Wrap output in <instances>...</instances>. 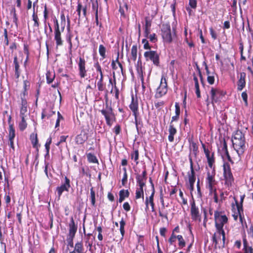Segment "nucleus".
I'll list each match as a JSON object with an SVG mask.
<instances>
[{
  "mask_svg": "<svg viewBox=\"0 0 253 253\" xmlns=\"http://www.w3.org/2000/svg\"><path fill=\"white\" fill-rule=\"evenodd\" d=\"M232 141L233 148L238 154V157H231L228 150L221 154V156L222 158L226 157L231 164H233L234 163V160L240 161L241 160V156L246 150L245 134L241 130H237L233 135Z\"/></svg>",
  "mask_w": 253,
  "mask_h": 253,
  "instance_id": "f257e3e1",
  "label": "nucleus"
},
{
  "mask_svg": "<svg viewBox=\"0 0 253 253\" xmlns=\"http://www.w3.org/2000/svg\"><path fill=\"white\" fill-rule=\"evenodd\" d=\"M215 227L218 233L224 235V225L228 223V218L223 211L216 210L214 212Z\"/></svg>",
  "mask_w": 253,
  "mask_h": 253,
  "instance_id": "f03ea898",
  "label": "nucleus"
},
{
  "mask_svg": "<svg viewBox=\"0 0 253 253\" xmlns=\"http://www.w3.org/2000/svg\"><path fill=\"white\" fill-rule=\"evenodd\" d=\"M161 36L165 42L170 43L172 42L173 38L176 36L175 31L173 29L171 30L169 23H163L161 26Z\"/></svg>",
  "mask_w": 253,
  "mask_h": 253,
  "instance_id": "7ed1b4c3",
  "label": "nucleus"
},
{
  "mask_svg": "<svg viewBox=\"0 0 253 253\" xmlns=\"http://www.w3.org/2000/svg\"><path fill=\"white\" fill-rule=\"evenodd\" d=\"M105 106V109H102L100 111L102 115L104 116L107 125L110 127L112 126L113 122L116 121V115L113 112L111 106H109L107 101L106 102Z\"/></svg>",
  "mask_w": 253,
  "mask_h": 253,
  "instance_id": "20e7f679",
  "label": "nucleus"
},
{
  "mask_svg": "<svg viewBox=\"0 0 253 253\" xmlns=\"http://www.w3.org/2000/svg\"><path fill=\"white\" fill-rule=\"evenodd\" d=\"M78 229V225L75 223L73 217L70 218L69 223V232L67 235L66 241L68 246L74 247V239Z\"/></svg>",
  "mask_w": 253,
  "mask_h": 253,
  "instance_id": "39448f33",
  "label": "nucleus"
},
{
  "mask_svg": "<svg viewBox=\"0 0 253 253\" xmlns=\"http://www.w3.org/2000/svg\"><path fill=\"white\" fill-rule=\"evenodd\" d=\"M223 177L224 184L226 186L230 187L232 185L234 181V178L233 175L230 164L225 162L223 165Z\"/></svg>",
  "mask_w": 253,
  "mask_h": 253,
  "instance_id": "423d86ee",
  "label": "nucleus"
},
{
  "mask_svg": "<svg viewBox=\"0 0 253 253\" xmlns=\"http://www.w3.org/2000/svg\"><path fill=\"white\" fill-rule=\"evenodd\" d=\"M190 215L192 220L200 222L202 220L201 213L193 196L190 201Z\"/></svg>",
  "mask_w": 253,
  "mask_h": 253,
  "instance_id": "0eeeda50",
  "label": "nucleus"
},
{
  "mask_svg": "<svg viewBox=\"0 0 253 253\" xmlns=\"http://www.w3.org/2000/svg\"><path fill=\"white\" fill-rule=\"evenodd\" d=\"M225 94L226 92L220 88L212 87L210 91V95L211 100V103L212 105L213 106L215 103L219 102Z\"/></svg>",
  "mask_w": 253,
  "mask_h": 253,
  "instance_id": "6e6552de",
  "label": "nucleus"
},
{
  "mask_svg": "<svg viewBox=\"0 0 253 253\" xmlns=\"http://www.w3.org/2000/svg\"><path fill=\"white\" fill-rule=\"evenodd\" d=\"M168 92V84L166 77L162 75L161 77V82L159 86L157 88L155 97L159 98L163 97Z\"/></svg>",
  "mask_w": 253,
  "mask_h": 253,
  "instance_id": "1a4fd4ad",
  "label": "nucleus"
},
{
  "mask_svg": "<svg viewBox=\"0 0 253 253\" xmlns=\"http://www.w3.org/2000/svg\"><path fill=\"white\" fill-rule=\"evenodd\" d=\"M215 172L214 170L211 172L208 171L206 177V186L210 191H213L216 189V185L217 184V181L215 178Z\"/></svg>",
  "mask_w": 253,
  "mask_h": 253,
  "instance_id": "9d476101",
  "label": "nucleus"
},
{
  "mask_svg": "<svg viewBox=\"0 0 253 253\" xmlns=\"http://www.w3.org/2000/svg\"><path fill=\"white\" fill-rule=\"evenodd\" d=\"M144 56L146 61H151L153 64L157 67L160 66V56L157 51L149 50L145 51Z\"/></svg>",
  "mask_w": 253,
  "mask_h": 253,
  "instance_id": "9b49d317",
  "label": "nucleus"
},
{
  "mask_svg": "<svg viewBox=\"0 0 253 253\" xmlns=\"http://www.w3.org/2000/svg\"><path fill=\"white\" fill-rule=\"evenodd\" d=\"M71 187L70 180L65 176L64 182H62V184L60 186H58L56 188L58 198L59 199L60 198L63 192H68Z\"/></svg>",
  "mask_w": 253,
  "mask_h": 253,
  "instance_id": "f8f14e48",
  "label": "nucleus"
},
{
  "mask_svg": "<svg viewBox=\"0 0 253 253\" xmlns=\"http://www.w3.org/2000/svg\"><path fill=\"white\" fill-rule=\"evenodd\" d=\"M87 4H83L80 1L77 2V6L76 11L78 15V20L80 21L82 16L83 17H86L87 16Z\"/></svg>",
  "mask_w": 253,
  "mask_h": 253,
  "instance_id": "ddd939ff",
  "label": "nucleus"
},
{
  "mask_svg": "<svg viewBox=\"0 0 253 253\" xmlns=\"http://www.w3.org/2000/svg\"><path fill=\"white\" fill-rule=\"evenodd\" d=\"M79 75L81 79L84 78L87 76V70L86 69V61L84 58L80 57L78 62Z\"/></svg>",
  "mask_w": 253,
  "mask_h": 253,
  "instance_id": "4468645a",
  "label": "nucleus"
},
{
  "mask_svg": "<svg viewBox=\"0 0 253 253\" xmlns=\"http://www.w3.org/2000/svg\"><path fill=\"white\" fill-rule=\"evenodd\" d=\"M79 75L81 79L84 78L87 76V70L86 69V61L84 58L80 57L78 62Z\"/></svg>",
  "mask_w": 253,
  "mask_h": 253,
  "instance_id": "2eb2a0df",
  "label": "nucleus"
},
{
  "mask_svg": "<svg viewBox=\"0 0 253 253\" xmlns=\"http://www.w3.org/2000/svg\"><path fill=\"white\" fill-rule=\"evenodd\" d=\"M64 30V27H61L60 30H54V40L55 41L57 48L63 45L64 41L62 39L61 33Z\"/></svg>",
  "mask_w": 253,
  "mask_h": 253,
  "instance_id": "dca6fc26",
  "label": "nucleus"
},
{
  "mask_svg": "<svg viewBox=\"0 0 253 253\" xmlns=\"http://www.w3.org/2000/svg\"><path fill=\"white\" fill-rule=\"evenodd\" d=\"M129 108L132 112L133 116H137L139 113L138 110V101L136 96L131 95V101L129 105Z\"/></svg>",
  "mask_w": 253,
  "mask_h": 253,
  "instance_id": "f3484780",
  "label": "nucleus"
},
{
  "mask_svg": "<svg viewBox=\"0 0 253 253\" xmlns=\"http://www.w3.org/2000/svg\"><path fill=\"white\" fill-rule=\"evenodd\" d=\"M147 179V171L146 169L142 171L141 174H136V180L137 185L139 187H144L146 185V180Z\"/></svg>",
  "mask_w": 253,
  "mask_h": 253,
  "instance_id": "a211bd4d",
  "label": "nucleus"
},
{
  "mask_svg": "<svg viewBox=\"0 0 253 253\" xmlns=\"http://www.w3.org/2000/svg\"><path fill=\"white\" fill-rule=\"evenodd\" d=\"M27 110H20V117L21 121L19 122L18 127L20 131H24L27 126V123H26L25 117H27Z\"/></svg>",
  "mask_w": 253,
  "mask_h": 253,
  "instance_id": "6ab92c4d",
  "label": "nucleus"
},
{
  "mask_svg": "<svg viewBox=\"0 0 253 253\" xmlns=\"http://www.w3.org/2000/svg\"><path fill=\"white\" fill-rule=\"evenodd\" d=\"M154 191H152L151 195L149 197H146L145 201V204L146 205L145 210L146 211L149 209V205H150L151 208L152 212H155V203L154 197L155 195Z\"/></svg>",
  "mask_w": 253,
  "mask_h": 253,
  "instance_id": "aec40b11",
  "label": "nucleus"
},
{
  "mask_svg": "<svg viewBox=\"0 0 253 253\" xmlns=\"http://www.w3.org/2000/svg\"><path fill=\"white\" fill-rule=\"evenodd\" d=\"M88 139V133L84 130H82L80 133L77 135L75 138V142L77 144H83Z\"/></svg>",
  "mask_w": 253,
  "mask_h": 253,
  "instance_id": "412c9836",
  "label": "nucleus"
},
{
  "mask_svg": "<svg viewBox=\"0 0 253 253\" xmlns=\"http://www.w3.org/2000/svg\"><path fill=\"white\" fill-rule=\"evenodd\" d=\"M246 74L245 72H241L239 79L237 82V89L241 91L246 86Z\"/></svg>",
  "mask_w": 253,
  "mask_h": 253,
  "instance_id": "4be33fe9",
  "label": "nucleus"
},
{
  "mask_svg": "<svg viewBox=\"0 0 253 253\" xmlns=\"http://www.w3.org/2000/svg\"><path fill=\"white\" fill-rule=\"evenodd\" d=\"M188 142L189 143V149L192 152L194 156L196 158L199 153L198 146L197 144L193 141V137L188 138Z\"/></svg>",
  "mask_w": 253,
  "mask_h": 253,
  "instance_id": "5701e85b",
  "label": "nucleus"
},
{
  "mask_svg": "<svg viewBox=\"0 0 253 253\" xmlns=\"http://www.w3.org/2000/svg\"><path fill=\"white\" fill-rule=\"evenodd\" d=\"M13 66H14V76L16 79L18 80L20 74H21V70L20 68V64L18 61V57L16 55L14 57L13 59Z\"/></svg>",
  "mask_w": 253,
  "mask_h": 253,
  "instance_id": "b1692460",
  "label": "nucleus"
},
{
  "mask_svg": "<svg viewBox=\"0 0 253 253\" xmlns=\"http://www.w3.org/2000/svg\"><path fill=\"white\" fill-rule=\"evenodd\" d=\"M28 96V92L22 91L20 94L19 97L21 99V106L20 110H27L28 103L27 101V96Z\"/></svg>",
  "mask_w": 253,
  "mask_h": 253,
  "instance_id": "393cba45",
  "label": "nucleus"
},
{
  "mask_svg": "<svg viewBox=\"0 0 253 253\" xmlns=\"http://www.w3.org/2000/svg\"><path fill=\"white\" fill-rule=\"evenodd\" d=\"M221 236H222V244L224 247L225 243V232H224V235H223L222 233H218L217 230H216V232L213 234L212 237V241L213 243L214 244L215 247L218 244V240L220 239Z\"/></svg>",
  "mask_w": 253,
  "mask_h": 253,
  "instance_id": "a878e982",
  "label": "nucleus"
},
{
  "mask_svg": "<svg viewBox=\"0 0 253 253\" xmlns=\"http://www.w3.org/2000/svg\"><path fill=\"white\" fill-rule=\"evenodd\" d=\"M204 153L207 159L208 166L211 169L215 163L214 153L213 152H211L210 150H208V151H206Z\"/></svg>",
  "mask_w": 253,
  "mask_h": 253,
  "instance_id": "bb28decb",
  "label": "nucleus"
},
{
  "mask_svg": "<svg viewBox=\"0 0 253 253\" xmlns=\"http://www.w3.org/2000/svg\"><path fill=\"white\" fill-rule=\"evenodd\" d=\"M160 202H161V203L162 205V210H160V209L159 210V215L160 217L164 218L168 220V212H167V211L164 212L163 211V210H164L165 208V202H164V196H163V194H162V192L160 194Z\"/></svg>",
  "mask_w": 253,
  "mask_h": 253,
  "instance_id": "cd10ccee",
  "label": "nucleus"
},
{
  "mask_svg": "<svg viewBox=\"0 0 253 253\" xmlns=\"http://www.w3.org/2000/svg\"><path fill=\"white\" fill-rule=\"evenodd\" d=\"M168 131L169 133L168 136V140L170 142H172L174 141V135L177 133V129L174 126L173 124L170 123Z\"/></svg>",
  "mask_w": 253,
  "mask_h": 253,
  "instance_id": "c85d7f7f",
  "label": "nucleus"
},
{
  "mask_svg": "<svg viewBox=\"0 0 253 253\" xmlns=\"http://www.w3.org/2000/svg\"><path fill=\"white\" fill-rule=\"evenodd\" d=\"M69 253H85L82 241L76 242L75 244L74 250Z\"/></svg>",
  "mask_w": 253,
  "mask_h": 253,
  "instance_id": "c756f323",
  "label": "nucleus"
},
{
  "mask_svg": "<svg viewBox=\"0 0 253 253\" xmlns=\"http://www.w3.org/2000/svg\"><path fill=\"white\" fill-rule=\"evenodd\" d=\"M235 204L237 208V211H235V209L234 207V205H233L232 207V211L233 212H235L236 214H238V215L239 217L240 216H241L242 215H244V209H243V206L241 205V204H239V202L236 200L235 201Z\"/></svg>",
  "mask_w": 253,
  "mask_h": 253,
  "instance_id": "7c9ffc66",
  "label": "nucleus"
},
{
  "mask_svg": "<svg viewBox=\"0 0 253 253\" xmlns=\"http://www.w3.org/2000/svg\"><path fill=\"white\" fill-rule=\"evenodd\" d=\"M243 253L238 252V253H253V248L250 246L246 238L243 239Z\"/></svg>",
  "mask_w": 253,
  "mask_h": 253,
  "instance_id": "2f4dec72",
  "label": "nucleus"
},
{
  "mask_svg": "<svg viewBox=\"0 0 253 253\" xmlns=\"http://www.w3.org/2000/svg\"><path fill=\"white\" fill-rule=\"evenodd\" d=\"M136 68V70H137V73L140 76L141 82L143 84L144 82V78H143V75L142 62H141V60L140 59V57L139 58V59L137 62Z\"/></svg>",
  "mask_w": 253,
  "mask_h": 253,
  "instance_id": "473e14b6",
  "label": "nucleus"
},
{
  "mask_svg": "<svg viewBox=\"0 0 253 253\" xmlns=\"http://www.w3.org/2000/svg\"><path fill=\"white\" fill-rule=\"evenodd\" d=\"M126 225V223L124 218H122L121 221H120V231L121 235L120 240L121 241L124 239L125 234V226Z\"/></svg>",
  "mask_w": 253,
  "mask_h": 253,
  "instance_id": "72a5a7b5",
  "label": "nucleus"
},
{
  "mask_svg": "<svg viewBox=\"0 0 253 253\" xmlns=\"http://www.w3.org/2000/svg\"><path fill=\"white\" fill-rule=\"evenodd\" d=\"M129 195V192L128 190L122 189L119 192V202L122 203L126 198H128Z\"/></svg>",
  "mask_w": 253,
  "mask_h": 253,
  "instance_id": "f704fd0d",
  "label": "nucleus"
},
{
  "mask_svg": "<svg viewBox=\"0 0 253 253\" xmlns=\"http://www.w3.org/2000/svg\"><path fill=\"white\" fill-rule=\"evenodd\" d=\"M8 143L9 147L14 151V139L15 137V132H8Z\"/></svg>",
  "mask_w": 253,
  "mask_h": 253,
  "instance_id": "c9c22d12",
  "label": "nucleus"
},
{
  "mask_svg": "<svg viewBox=\"0 0 253 253\" xmlns=\"http://www.w3.org/2000/svg\"><path fill=\"white\" fill-rule=\"evenodd\" d=\"M94 67L95 68L96 72H97L100 75L99 78L98 77V75H97V76L96 77V79H103L104 75H103V70H102L101 65H100V64L99 63V62L98 61H97L96 63H94Z\"/></svg>",
  "mask_w": 253,
  "mask_h": 253,
  "instance_id": "e433bc0d",
  "label": "nucleus"
},
{
  "mask_svg": "<svg viewBox=\"0 0 253 253\" xmlns=\"http://www.w3.org/2000/svg\"><path fill=\"white\" fill-rule=\"evenodd\" d=\"M30 140L32 144L33 147L36 148L38 150V139L37 134L32 133L30 135Z\"/></svg>",
  "mask_w": 253,
  "mask_h": 253,
  "instance_id": "4c0bfd02",
  "label": "nucleus"
},
{
  "mask_svg": "<svg viewBox=\"0 0 253 253\" xmlns=\"http://www.w3.org/2000/svg\"><path fill=\"white\" fill-rule=\"evenodd\" d=\"M188 182H195L196 180V173L194 169H190L187 172Z\"/></svg>",
  "mask_w": 253,
  "mask_h": 253,
  "instance_id": "58836bf2",
  "label": "nucleus"
},
{
  "mask_svg": "<svg viewBox=\"0 0 253 253\" xmlns=\"http://www.w3.org/2000/svg\"><path fill=\"white\" fill-rule=\"evenodd\" d=\"M86 157L89 163L98 164L99 162L98 159L94 154L89 153L86 154Z\"/></svg>",
  "mask_w": 253,
  "mask_h": 253,
  "instance_id": "ea45409f",
  "label": "nucleus"
},
{
  "mask_svg": "<svg viewBox=\"0 0 253 253\" xmlns=\"http://www.w3.org/2000/svg\"><path fill=\"white\" fill-rule=\"evenodd\" d=\"M143 187H144L138 186V187L136 188L135 196L136 199H138L140 198H142L143 199H144Z\"/></svg>",
  "mask_w": 253,
  "mask_h": 253,
  "instance_id": "a19ab883",
  "label": "nucleus"
},
{
  "mask_svg": "<svg viewBox=\"0 0 253 253\" xmlns=\"http://www.w3.org/2000/svg\"><path fill=\"white\" fill-rule=\"evenodd\" d=\"M221 146L218 148V152H220V154L224 153L226 151H228L227 144L224 138L220 142Z\"/></svg>",
  "mask_w": 253,
  "mask_h": 253,
  "instance_id": "79ce46f5",
  "label": "nucleus"
},
{
  "mask_svg": "<svg viewBox=\"0 0 253 253\" xmlns=\"http://www.w3.org/2000/svg\"><path fill=\"white\" fill-rule=\"evenodd\" d=\"M32 17V20L34 21L33 27L38 29L40 26V21L37 13L34 11Z\"/></svg>",
  "mask_w": 253,
  "mask_h": 253,
  "instance_id": "37998d69",
  "label": "nucleus"
},
{
  "mask_svg": "<svg viewBox=\"0 0 253 253\" xmlns=\"http://www.w3.org/2000/svg\"><path fill=\"white\" fill-rule=\"evenodd\" d=\"M137 46L136 44L132 45L131 49V58L133 61H135L137 58Z\"/></svg>",
  "mask_w": 253,
  "mask_h": 253,
  "instance_id": "c03bdc74",
  "label": "nucleus"
},
{
  "mask_svg": "<svg viewBox=\"0 0 253 253\" xmlns=\"http://www.w3.org/2000/svg\"><path fill=\"white\" fill-rule=\"evenodd\" d=\"M55 77V75L54 73H52L50 71H47L46 73V83L48 84H51L54 80Z\"/></svg>",
  "mask_w": 253,
  "mask_h": 253,
  "instance_id": "a18cd8bd",
  "label": "nucleus"
},
{
  "mask_svg": "<svg viewBox=\"0 0 253 253\" xmlns=\"http://www.w3.org/2000/svg\"><path fill=\"white\" fill-rule=\"evenodd\" d=\"M131 159L132 160H134V162L136 163V165H137L139 163L138 159H139V151L138 150L136 149L134 150L133 152L131 153L130 154Z\"/></svg>",
  "mask_w": 253,
  "mask_h": 253,
  "instance_id": "49530a36",
  "label": "nucleus"
},
{
  "mask_svg": "<svg viewBox=\"0 0 253 253\" xmlns=\"http://www.w3.org/2000/svg\"><path fill=\"white\" fill-rule=\"evenodd\" d=\"M177 239L178 241V245L179 249H182L185 247L186 242L181 235H177Z\"/></svg>",
  "mask_w": 253,
  "mask_h": 253,
  "instance_id": "de8ad7c7",
  "label": "nucleus"
},
{
  "mask_svg": "<svg viewBox=\"0 0 253 253\" xmlns=\"http://www.w3.org/2000/svg\"><path fill=\"white\" fill-rule=\"evenodd\" d=\"M97 86L98 90L99 91H103L105 90L106 86L105 84L104 83L103 79H98V81L97 82Z\"/></svg>",
  "mask_w": 253,
  "mask_h": 253,
  "instance_id": "09e8293b",
  "label": "nucleus"
},
{
  "mask_svg": "<svg viewBox=\"0 0 253 253\" xmlns=\"http://www.w3.org/2000/svg\"><path fill=\"white\" fill-rule=\"evenodd\" d=\"M2 41L5 45H8L9 44V42L8 37V32L6 28H4L3 29V36L1 38Z\"/></svg>",
  "mask_w": 253,
  "mask_h": 253,
  "instance_id": "8fccbe9b",
  "label": "nucleus"
},
{
  "mask_svg": "<svg viewBox=\"0 0 253 253\" xmlns=\"http://www.w3.org/2000/svg\"><path fill=\"white\" fill-rule=\"evenodd\" d=\"M216 75H217L215 73V72L213 71L211 73V75H209L208 77H207V82L210 84L212 85L214 84L215 81V76Z\"/></svg>",
  "mask_w": 253,
  "mask_h": 253,
  "instance_id": "3c124183",
  "label": "nucleus"
},
{
  "mask_svg": "<svg viewBox=\"0 0 253 253\" xmlns=\"http://www.w3.org/2000/svg\"><path fill=\"white\" fill-rule=\"evenodd\" d=\"M92 9L95 11V14H98V3L97 0H91Z\"/></svg>",
  "mask_w": 253,
  "mask_h": 253,
  "instance_id": "603ef678",
  "label": "nucleus"
},
{
  "mask_svg": "<svg viewBox=\"0 0 253 253\" xmlns=\"http://www.w3.org/2000/svg\"><path fill=\"white\" fill-rule=\"evenodd\" d=\"M90 200L92 206H95V192L93 189V188L92 187L90 189Z\"/></svg>",
  "mask_w": 253,
  "mask_h": 253,
  "instance_id": "864d4df0",
  "label": "nucleus"
},
{
  "mask_svg": "<svg viewBox=\"0 0 253 253\" xmlns=\"http://www.w3.org/2000/svg\"><path fill=\"white\" fill-rule=\"evenodd\" d=\"M106 48L103 44H100L99 46V53L100 55L103 58L106 57Z\"/></svg>",
  "mask_w": 253,
  "mask_h": 253,
  "instance_id": "5fc2aeb1",
  "label": "nucleus"
},
{
  "mask_svg": "<svg viewBox=\"0 0 253 253\" xmlns=\"http://www.w3.org/2000/svg\"><path fill=\"white\" fill-rule=\"evenodd\" d=\"M139 116V113L137 116H133L134 117V123L136 126V127L137 130H138V126L140 125L142 126V121L140 118L138 119V117Z\"/></svg>",
  "mask_w": 253,
  "mask_h": 253,
  "instance_id": "6e6d98bb",
  "label": "nucleus"
},
{
  "mask_svg": "<svg viewBox=\"0 0 253 253\" xmlns=\"http://www.w3.org/2000/svg\"><path fill=\"white\" fill-rule=\"evenodd\" d=\"M8 125H9V127H8V132H15V128L14 127V126H13V124H12L11 123V115H9L8 116Z\"/></svg>",
  "mask_w": 253,
  "mask_h": 253,
  "instance_id": "4d7b16f0",
  "label": "nucleus"
},
{
  "mask_svg": "<svg viewBox=\"0 0 253 253\" xmlns=\"http://www.w3.org/2000/svg\"><path fill=\"white\" fill-rule=\"evenodd\" d=\"M239 49H240V54H241V58H240L241 61H242V60L246 61V58L245 56H244L243 55L244 44L242 42H240L239 43Z\"/></svg>",
  "mask_w": 253,
  "mask_h": 253,
  "instance_id": "13d9d810",
  "label": "nucleus"
},
{
  "mask_svg": "<svg viewBox=\"0 0 253 253\" xmlns=\"http://www.w3.org/2000/svg\"><path fill=\"white\" fill-rule=\"evenodd\" d=\"M23 90L22 91L28 92L30 88V83L27 80L23 81Z\"/></svg>",
  "mask_w": 253,
  "mask_h": 253,
  "instance_id": "bf43d9fd",
  "label": "nucleus"
},
{
  "mask_svg": "<svg viewBox=\"0 0 253 253\" xmlns=\"http://www.w3.org/2000/svg\"><path fill=\"white\" fill-rule=\"evenodd\" d=\"M121 130V126L119 124H117L113 128V131L115 133L116 135L120 134Z\"/></svg>",
  "mask_w": 253,
  "mask_h": 253,
  "instance_id": "052dcab7",
  "label": "nucleus"
},
{
  "mask_svg": "<svg viewBox=\"0 0 253 253\" xmlns=\"http://www.w3.org/2000/svg\"><path fill=\"white\" fill-rule=\"evenodd\" d=\"M177 239V235L173 233H172L169 238L168 240V242L170 245H172L175 242Z\"/></svg>",
  "mask_w": 253,
  "mask_h": 253,
  "instance_id": "680f3d73",
  "label": "nucleus"
},
{
  "mask_svg": "<svg viewBox=\"0 0 253 253\" xmlns=\"http://www.w3.org/2000/svg\"><path fill=\"white\" fill-rule=\"evenodd\" d=\"M209 30L212 39L213 40H216L217 38V32L213 29L212 27L210 28Z\"/></svg>",
  "mask_w": 253,
  "mask_h": 253,
  "instance_id": "e2e57ef3",
  "label": "nucleus"
},
{
  "mask_svg": "<svg viewBox=\"0 0 253 253\" xmlns=\"http://www.w3.org/2000/svg\"><path fill=\"white\" fill-rule=\"evenodd\" d=\"M242 98L244 102L245 105L246 106H248V94L246 91H244L241 94Z\"/></svg>",
  "mask_w": 253,
  "mask_h": 253,
  "instance_id": "0e129e2a",
  "label": "nucleus"
},
{
  "mask_svg": "<svg viewBox=\"0 0 253 253\" xmlns=\"http://www.w3.org/2000/svg\"><path fill=\"white\" fill-rule=\"evenodd\" d=\"M209 193L210 194H213V199L214 202L215 203H218V195L216 191V189L213 190V191H210Z\"/></svg>",
  "mask_w": 253,
  "mask_h": 253,
  "instance_id": "69168bd1",
  "label": "nucleus"
},
{
  "mask_svg": "<svg viewBox=\"0 0 253 253\" xmlns=\"http://www.w3.org/2000/svg\"><path fill=\"white\" fill-rule=\"evenodd\" d=\"M142 43H143V48L145 49H151V47L149 45L148 41L146 39H144L142 40Z\"/></svg>",
  "mask_w": 253,
  "mask_h": 253,
  "instance_id": "338daca9",
  "label": "nucleus"
},
{
  "mask_svg": "<svg viewBox=\"0 0 253 253\" xmlns=\"http://www.w3.org/2000/svg\"><path fill=\"white\" fill-rule=\"evenodd\" d=\"M23 46L24 53L27 56H30L29 45L27 44V43H24Z\"/></svg>",
  "mask_w": 253,
  "mask_h": 253,
  "instance_id": "774afa93",
  "label": "nucleus"
}]
</instances>
